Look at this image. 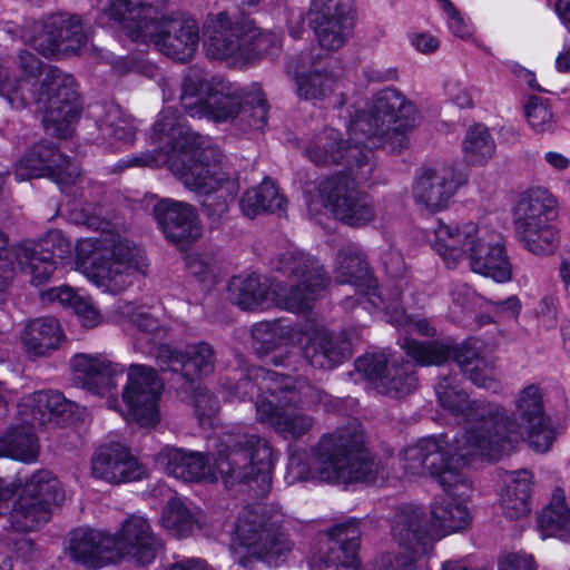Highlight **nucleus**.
Instances as JSON below:
<instances>
[{
  "instance_id": "obj_1",
  "label": "nucleus",
  "mask_w": 570,
  "mask_h": 570,
  "mask_svg": "<svg viewBox=\"0 0 570 570\" xmlns=\"http://www.w3.org/2000/svg\"><path fill=\"white\" fill-rule=\"evenodd\" d=\"M413 102L400 91L386 88L377 92L362 109H357L347 126L348 139L325 128L307 146L305 153L316 165L342 164L343 169L330 175L305 193L308 212L318 214L327 208L340 222L363 227L380 216V208L357 187L372 174L371 150L385 148L399 153L409 145V132L419 125Z\"/></svg>"
},
{
  "instance_id": "obj_2",
  "label": "nucleus",
  "mask_w": 570,
  "mask_h": 570,
  "mask_svg": "<svg viewBox=\"0 0 570 570\" xmlns=\"http://www.w3.org/2000/svg\"><path fill=\"white\" fill-rule=\"evenodd\" d=\"M151 139L161 153L144 154L134 165H166L187 189L207 197L204 207L208 216L219 218L227 213L239 185L223 169L220 153L209 137L196 135L176 110L167 107L153 127Z\"/></svg>"
},
{
  "instance_id": "obj_3",
  "label": "nucleus",
  "mask_w": 570,
  "mask_h": 570,
  "mask_svg": "<svg viewBox=\"0 0 570 570\" xmlns=\"http://www.w3.org/2000/svg\"><path fill=\"white\" fill-rule=\"evenodd\" d=\"M216 448L213 464L198 452L169 446L161 450L157 462L166 474L185 482L220 479L227 488L254 482L262 493L268 491L276 458L267 440L254 434L226 433Z\"/></svg>"
},
{
  "instance_id": "obj_4",
  "label": "nucleus",
  "mask_w": 570,
  "mask_h": 570,
  "mask_svg": "<svg viewBox=\"0 0 570 570\" xmlns=\"http://www.w3.org/2000/svg\"><path fill=\"white\" fill-rule=\"evenodd\" d=\"M513 404L514 419L498 403L490 402L475 407L476 425L460 440L470 453L495 461L523 439L535 452L549 451L556 432L544 410L541 387L537 384L523 386L517 393Z\"/></svg>"
},
{
  "instance_id": "obj_5",
  "label": "nucleus",
  "mask_w": 570,
  "mask_h": 570,
  "mask_svg": "<svg viewBox=\"0 0 570 570\" xmlns=\"http://www.w3.org/2000/svg\"><path fill=\"white\" fill-rule=\"evenodd\" d=\"M444 445L442 439H422L416 444L407 446L401 456L404 475L430 474L444 489L445 495L435 499L431 505L430 521L431 530L442 535L468 528L472 520L466 504L472 483L463 471L471 459L449 456Z\"/></svg>"
},
{
  "instance_id": "obj_6",
  "label": "nucleus",
  "mask_w": 570,
  "mask_h": 570,
  "mask_svg": "<svg viewBox=\"0 0 570 570\" xmlns=\"http://www.w3.org/2000/svg\"><path fill=\"white\" fill-rule=\"evenodd\" d=\"M277 269L286 278L266 286L259 276H237L228 286L232 302L243 309L269 308L301 313L309 308L317 294L328 284V277L309 255L289 249L281 255Z\"/></svg>"
},
{
  "instance_id": "obj_7",
  "label": "nucleus",
  "mask_w": 570,
  "mask_h": 570,
  "mask_svg": "<svg viewBox=\"0 0 570 570\" xmlns=\"http://www.w3.org/2000/svg\"><path fill=\"white\" fill-rule=\"evenodd\" d=\"M362 444L363 432L358 425L338 429L321 438L307 462L291 456L288 471L297 479L332 484L374 482L379 475L383 478V468L362 450Z\"/></svg>"
},
{
  "instance_id": "obj_8",
  "label": "nucleus",
  "mask_w": 570,
  "mask_h": 570,
  "mask_svg": "<svg viewBox=\"0 0 570 570\" xmlns=\"http://www.w3.org/2000/svg\"><path fill=\"white\" fill-rule=\"evenodd\" d=\"M255 387L263 392L255 402L256 420L259 423L268 425L289 441L301 439L313 429L314 417L295 406L302 397L309 396L312 386L273 371L255 368L250 377L242 379L237 383L230 396L244 399L253 394Z\"/></svg>"
},
{
  "instance_id": "obj_9",
  "label": "nucleus",
  "mask_w": 570,
  "mask_h": 570,
  "mask_svg": "<svg viewBox=\"0 0 570 570\" xmlns=\"http://www.w3.org/2000/svg\"><path fill=\"white\" fill-rule=\"evenodd\" d=\"M180 105L194 118L215 122L238 121L261 130L267 124V105L261 91L244 95L224 79L190 71L183 82Z\"/></svg>"
},
{
  "instance_id": "obj_10",
  "label": "nucleus",
  "mask_w": 570,
  "mask_h": 570,
  "mask_svg": "<svg viewBox=\"0 0 570 570\" xmlns=\"http://www.w3.org/2000/svg\"><path fill=\"white\" fill-rule=\"evenodd\" d=\"M428 242L449 269L469 261L474 273L495 282L511 278V265L501 236L474 222L444 223L439 219Z\"/></svg>"
},
{
  "instance_id": "obj_11",
  "label": "nucleus",
  "mask_w": 570,
  "mask_h": 570,
  "mask_svg": "<svg viewBox=\"0 0 570 570\" xmlns=\"http://www.w3.org/2000/svg\"><path fill=\"white\" fill-rule=\"evenodd\" d=\"M158 0H110L107 14L132 40L153 42L164 55L179 61L193 58L199 42L191 18H160L153 8Z\"/></svg>"
},
{
  "instance_id": "obj_12",
  "label": "nucleus",
  "mask_w": 570,
  "mask_h": 570,
  "mask_svg": "<svg viewBox=\"0 0 570 570\" xmlns=\"http://www.w3.org/2000/svg\"><path fill=\"white\" fill-rule=\"evenodd\" d=\"M76 266L100 292L119 294L128 289L137 274H145L148 261L142 249L115 234L80 239Z\"/></svg>"
},
{
  "instance_id": "obj_13",
  "label": "nucleus",
  "mask_w": 570,
  "mask_h": 570,
  "mask_svg": "<svg viewBox=\"0 0 570 570\" xmlns=\"http://www.w3.org/2000/svg\"><path fill=\"white\" fill-rule=\"evenodd\" d=\"M203 38L208 58L233 67H245L276 55L283 45L279 32L259 29L252 20L236 19L226 10L207 16Z\"/></svg>"
},
{
  "instance_id": "obj_14",
  "label": "nucleus",
  "mask_w": 570,
  "mask_h": 570,
  "mask_svg": "<svg viewBox=\"0 0 570 570\" xmlns=\"http://www.w3.org/2000/svg\"><path fill=\"white\" fill-rule=\"evenodd\" d=\"M63 500L60 481L48 470L35 472L19 487L0 479V517H4L6 528L13 532L38 531Z\"/></svg>"
},
{
  "instance_id": "obj_15",
  "label": "nucleus",
  "mask_w": 570,
  "mask_h": 570,
  "mask_svg": "<svg viewBox=\"0 0 570 570\" xmlns=\"http://www.w3.org/2000/svg\"><path fill=\"white\" fill-rule=\"evenodd\" d=\"M402 348L421 365H440L453 357L473 384L489 390L498 387L492 361L481 354L475 345L466 344L454 347L446 343L425 344L406 337L402 343Z\"/></svg>"
},
{
  "instance_id": "obj_16",
  "label": "nucleus",
  "mask_w": 570,
  "mask_h": 570,
  "mask_svg": "<svg viewBox=\"0 0 570 570\" xmlns=\"http://www.w3.org/2000/svg\"><path fill=\"white\" fill-rule=\"evenodd\" d=\"M234 560L247 568L252 558L277 567L286 560L292 543L283 533H272L246 519H240L234 531L232 543Z\"/></svg>"
},
{
  "instance_id": "obj_17",
  "label": "nucleus",
  "mask_w": 570,
  "mask_h": 570,
  "mask_svg": "<svg viewBox=\"0 0 570 570\" xmlns=\"http://www.w3.org/2000/svg\"><path fill=\"white\" fill-rule=\"evenodd\" d=\"M22 38L43 56L77 52L88 40L80 19L63 14L32 22L24 29Z\"/></svg>"
},
{
  "instance_id": "obj_18",
  "label": "nucleus",
  "mask_w": 570,
  "mask_h": 570,
  "mask_svg": "<svg viewBox=\"0 0 570 570\" xmlns=\"http://www.w3.org/2000/svg\"><path fill=\"white\" fill-rule=\"evenodd\" d=\"M161 390L163 385L155 370L139 364L130 365L122 389V402L126 405L124 419L142 426L155 425L159 421L158 402Z\"/></svg>"
},
{
  "instance_id": "obj_19",
  "label": "nucleus",
  "mask_w": 570,
  "mask_h": 570,
  "mask_svg": "<svg viewBox=\"0 0 570 570\" xmlns=\"http://www.w3.org/2000/svg\"><path fill=\"white\" fill-rule=\"evenodd\" d=\"M466 180L465 171L455 165L423 168L412 186L413 200L429 213L441 212Z\"/></svg>"
},
{
  "instance_id": "obj_20",
  "label": "nucleus",
  "mask_w": 570,
  "mask_h": 570,
  "mask_svg": "<svg viewBox=\"0 0 570 570\" xmlns=\"http://www.w3.org/2000/svg\"><path fill=\"white\" fill-rule=\"evenodd\" d=\"M18 181L49 177L65 190L79 177L78 168L51 146L37 145L23 155L14 165Z\"/></svg>"
},
{
  "instance_id": "obj_21",
  "label": "nucleus",
  "mask_w": 570,
  "mask_h": 570,
  "mask_svg": "<svg viewBox=\"0 0 570 570\" xmlns=\"http://www.w3.org/2000/svg\"><path fill=\"white\" fill-rule=\"evenodd\" d=\"M90 474L108 484L140 481L147 470L130 450L121 443L112 442L99 446L90 460Z\"/></svg>"
},
{
  "instance_id": "obj_22",
  "label": "nucleus",
  "mask_w": 570,
  "mask_h": 570,
  "mask_svg": "<svg viewBox=\"0 0 570 570\" xmlns=\"http://www.w3.org/2000/svg\"><path fill=\"white\" fill-rule=\"evenodd\" d=\"M357 372L371 381L380 393L395 397L410 393L416 385L411 364H397L384 353L366 354L355 362Z\"/></svg>"
},
{
  "instance_id": "obj_23",
  "label": "nucleus",
  "mask_w": 570,
  "mask_h": 570,
  "mask_svg": "<svg viewBox=\"0 0 570 570\" xmlns=\"http://www.w3.org/2000/svg\"><path fill=\"white\" fill-rule=\"evenodd\" d=\"M69 252L70 242L59 230H51L32 246H19L14 259L30 275L31 283L39 286L50 278L57 259H63Z\"/></svg>"
},
{
  "instance_id": "obj_24",
  "label": "nucleus",
  "mask_w": 570,
  "mask_h": 570,
  "mask_svg": "<svg viewBox=\"0 0 570 570\" xmlns=\"http://www.w3.org/2000/svg\"><path fill=\"white\" fill-rule=\"evenodd\" d=\"M111 547L114 563L127 558L147 564L155 559L160 543L149 521L140 514H131L112 535Z\"/></svg>"
},
{
  "instance_id": "obj_25",
  "label": "nucleus",
  "mask_w": 570,
  "mask_h": 570,
  "mask_svg": "<svg viewBox=\"0 0 570 570\" xmlns=\"http://www.w3.org/2000/svg\"><path fill=\"white\" fill-rule=\"evenodd\" d=\"M71 372L88 392L104 396L117 387L125 366L102 353H78L70 358Z\"/></svg>"
},
{
  "instance_id": "obj_26",
  "label": "nucleus",
  "mask_w": 570,
  "mask_h": 570,
  "mask_svg": "<svg viewBox=\"0 0 570 570\" xmlns=\"http://www.w3.org/2000/svg\"><path fill=\"white\" fill-rule=\"evenodd\" d=\"M75 404L60 392L40 390L27 394L18 403V420L30 428L60 424L72 413Z\"/></svg>"
},
{
  "instance_id": "obj_27",
  "label": "nucleus",
  "mask_w": 570,
  "mask_h": 570,
  "mask_svg": "<svg viewBox=\"0 0 570 570\" xmlns=\"http://www.w3.org/2000/svg\"><path fill=\"white\" fill-rule=\"evenodd\" d=\"M435 391L441 406L448 409L454 415H461L464 426L453 439L451 444H449L443 435L431 436L430 439L444 440V451H449V456H460L462 460L480 458V454L470 453L469 449L460 440L473 429V425H476V415H474L475 407L487 404L488 402H470L465 393L448 379L440 382Z\"/></svg>"
},
{
  "instance_id": "obj_28",
  "label": "nucleus",
  "mask_w": 570,
  "mask_h": 570,
  "mask_svg": "<svg viewBox=\"0 0 570 570\" xmlns=\"http://www.w3.org/2000/svg\"><path fill=\"white\" fill-rule=\"evenodd\" d=\"M156 357L163 371L181 372V376L186 380L207 375L214 371V351L206 343L187 345L184 350L160 345Z\"/></svg>"
},
{
  "instance_id": "obj_29",
  "label": "nucleus",
  "mask_w": 570,
  "mask_h": 570,
  "mask_svg": "<svg viewBox=\"0 0 570 570\" xmlns=\"http://www.w3.org/2000/svg\"><path fill=\"white\" fill-rule=\"evenodd\" d=\"M154 213L166 238L173 243L193 242L202 235L196 209L190 204L166 198L155 205Z\"/></svg>"
},
{
  "instance_id": "obj_30",
  "label": "nucleus",
  "mask_w": 570,
  "mask_h": 570,
  "mask_svg": "<svg viewBox=\"0 0 570 570\" xmlns=\"http://www.w3.org/2000/svg\"><path fill=\"white\" fill-rule=\"evenodd\" d=\"M358 538L360 531L355 524L334 528L325 554L313 558L311 570H358Z\"/></svg>"
},
{
  "instance_id": "obj_31",
  "label": "nucleus",
  "mask_w": 570,
  "mask_h": 570,
  "mask_svg": "<svg viewBox=\"0 0 570 570\" xmlns=\"http://www.w3.org/2000/svg\"><path fill=\"white\" fill-rule=\"evenodd\" d=\"M334 278L340 284H352L356 288H366L368 302L380 308L379 297H384L383 293H376L375 281L372 278L362 250L355 245H346L336 255L333 266Z\"/></svg>"
},
{
  "instance_id": "obj_32",
  "label": "nucleus",
  "mask_w": 570,
  "mask_h": 570,
  "mask_svg": "<svg viewBox=\"0 0 570 570\" xmlns=\"http://www.w3.org/2000/svg\"><path fill=\"white\" fill-rule=\"evenodd\" d=\"M112 535L94 529H76L70 532L67 547L70 558L89 568L114 563Z\"/></svg>"
},
{
  "instance_id": "obj_33",
  "label": "nucleus",
  "mask_w": 570,
  "mask_h": 570,
  "mask_svg": "<svg viewBox=\"0 0 570 570\" xmlns=\"http://www.w3.org/2000/svg\"><path fill=\"white\" fill-rule=\"evenodd\" d=\"M305 358L320 368H331L340 364L350 353L346 342L334 340L323 327L308 326L301 335Z\"/></svg>"
},
{
  "instance_id": "obj_34",
  "label": "nucleus",
  "mask_w": 570,
  "mask_h": 570,
  "mask_svg": "<svg viewBox=\"0 0 570 570\" xmlns=\"http://www.w3.org/2000/svg\"><path fill=\"white\" fill-rule=\"evenodd\" d=\"M66 336L59 321L42 316L26 323L20 334L23 351L31 357H47L58 351Z\"/></svg>"
},
{
  "instance_id": "obj_35",
  "label": "nucleus",
  "mask_w": 570,
  "mask_h": 570,
  "mask_svg": "<svg viewBox=\"0 0 570 570\" xmlns=\"http://www.w3.org/2000/svg\"><path fill=\"white\" fill-rule=\"evenodd\" d=\"M409 282L404 278H397L386 287L384 297H379L380 306L385 309L389 315V322L395 326H404L413 328L420 335L433 336L435 328L423 318L414 320L405 314L403 305H414L417 301L409 291Z\"/></svg>"
},
{
  "instance_id": "obj_36",
  "label": "nucleus",
  "mask_w": 570,
  "mask_h": 570,
  "mask_svg": "<svg viewBox=\"0 0 570 570\" xmlns=\"http://www.w3.org/2000/svg\"><path fill=\"white\" fill-rule=\"evenodd\" d=\"M558 214L557 198L544 187H532L520 194L514 207V225L552 224Z\"/></svg>"
},
{
  "instance_id": "obj_37",
  "label": "nucleus",
  "mask_w": 570,
  "mask_h": 570,
  "mask_svg": "<svg viewBox=\"0 0 570 570\" xmlns=\"http://www.w3.org/2000/svg\"><path fill=\"white\" fill-rule=\"evenodd\" d=\"M309 22L320 46L326 50L340 49L353 30L352 13H309Z\"/></svg>"
},
{
  "instance_id": "obj_38",
  "label": "nucleus",
  "mask_w": 570,
  "mask_h": 570,
  "mask_svg": "<svg viewBox=\"0 0 570 570\" xmlns=\"http://www.w3.org/2000/svg\"><path fill=\"white\" fill-rule=\"evenodd\" d=\"M505 488L501 493V508L510 519L527 515L530 508V493L533 485L532 474L527 470L505 473Z\"/></svg>"
},
{
  "instance_id": "obj_39",
  "label": "nucleus",
  "mask_w": 570,
  "mask_h": 570,
  "mask_svg": "<svg viewBox=\"0 0 570 570\" xmlns=\"http://www.w3.org/2000/svg\"><path fill=\"white\" fill-rule=\"evenodd\" d=\"M41 297L45 302H58L62 306L71 308L82 327L94 328L104 321L90 297L69 286L52 287L42 293Z\"/></svg>"
},
{
  "instance_id": "obj_40",
  "label": "nucleus",
  "mask_w": 570,
  "mask_h": 570,
  "mask_svg": "<svg viewBox=\"0 0 570 570\" xmlns=\"http://www.w3.org/2000/svg\"><path fill=\"white\" fill-rule=\"evenodd\" d=\"M30 428L21 422L0 435V458H9L24 463L35 462L39 454V445Z\"/></svg>"
},
{
  "instance_id": "obj_41",
  "label": "nucleus",
  "mask_w": 570,
  "mask_h": 570,
  "mask_svg": "<svg viewBox=\"0 0 570 570\" xmlns=\"http://www.w3.org/2000/svg\"><path fill=\"white\" fill-rule=\"evenodd\" d=\"M538 527L542 537H554L564 541L570 539V511L562 490L553 492L550 504L539 514Z\"/></svg>"
},
{
  "instance_id": "obj_42",
  "label": "nucleus",
  "mask_w": 570,
  "mask_h": 570,
  "mask_svg": "<svg viewBox=\"0 0 570 570\" xmlns=\"http://www.w3.org/2000/svg\"><path fill=\"white\" fill-rule=\"evenodd\" d=\"M240 210L248 218H255L264 212L275 213L284 209V198L275 184L266 178L257 187L244 193L239 202Z\"/></svg>"
},
{
  "instance_id": "obj_43",
  "label": "nucleus",
  "mask_w": 570,
  "mask_h": 570,
  "mask_svg": "<svg viewBox=\"0 0 570 570\" xmlns=\"http://www.w3.org/2000/svg\"><path fill=\"white\" fill-rule=\"evenodd\" d=\"M462 155L470 166H484L495 154L497 145L489 129L481 124L468 128L462 140Z\"/></svg>"
},
{
  "instance_id": "obj_44",
  "label": "nucleus",
  "mask_w": 570,
  "mask_h": 570,
  "mask_svg": "<svg viewBox=\"0 0 570 570\" xmlns=\"http://www.w3.org/2000/svg\"><path fill=\"white\" fill-rule=\"evenodd\" d=\"M111 317L115 323L121 326L131 325L148 334L157 333L163 328L155 311L130 302L115 304Z\"/></svg>"
},
{
  "instance_id": "obj_45",
  "label": "nucleus",
  "mask_w": 570,
  "mask_h": 570,
  "mask_svg": "<svg viewBox=\"0 0 570 570\" xmlns=\"http://www.w3.org/2000/svg\"><path fill=\"white\" fill-rule=\"evenodd\" d=\"M518 238L524 249L537 256H547L558 247V230L552 224L515 227Z\"/></svg>"
},
{
  "instance_id": "obj_46",
  "label": "nucleus",
  "mask_w": 570,
  "mask_h": 570,
  "mask_svg": "<svg viewBox=\"0 0 570 570\" xmlns=\"http://www.w3.org/2000/svg\"><path fill=\"white\" fill-rule=\"evenodd\" d=\"M99 130L114 149H121L134 140L136 127L129 116L115 107L107 112Z\"/></svg>"
},
{
  "instance_id": "obj_47",
  "label": "nucleus",
  "mask_w": 570,
  "mask_h": 570,
  "mask_svg": "<svg viewBox=\"0 0 570 570\" xmlns=\"http://www.w3.org/2000/svg\"><path fill=\"white\" fill-rule=\"evenodd\" d=\"M161 525L173 535H189L196 528V519L180 498H171L164 508Z\"/></svg>"
},
{
  "instance_id": "obj_48",
  "label": "nucleus",
  "mask_w": 570,
  "mask_h": 570,
  "mask_svg": "<svg viewBox=\"0 0 570 570\" xmlns=\"http://www.w3.org/2000/svg\"><path fill=\"white\" fill-rule=\"evenodd\" d=\"M336 80L327 73L313 71L296 76V92L299 98L317 100L333 92Z\"/></svg>"
},
{
  "instance_id": "obj_49",
  "label": "nucleus",
  "mask_w": 570,
  "mask_h": 570,
  "mask_svg": "<svg viewBox=\"0 0 570 570\" xmlns=\"http://www.w3.org/2000/svg\"><path fill=\"white\" fill-rule=\"evenodd\" d=\"M524 114L529 126L534 131L543 132L553 127V114L547 99L530 96L524 105Z\"/></svg>"
},
{
  "instance_id": "obj_50",
  "label": "nucleus",
  "mask_w": 570,
  "mask_h": 570,
  "mask_svg": "<svg viewBox=\"0 0 570 570\" xmlns=\"http://www.w3.org/2000/svg\"><path fill=\"white\" fill-rule=\"evenodd\" d=\"M289 334V328L279 322H258L253 326L252 336L261 344V350H269L282 345Z\"/></svg>"
},
{
  "instance_id": "obj_51",
  "label": "nucleus",
  "mask_w": 570,
  "mask_h": 570,
  "mask_svg": "<svg viewBox=\"0 0 570 570\" xmlns=\"http://www.w3.org/2000/svg\"><path fill=\"white\" fill-rule=\"evenodd\" d=\"M450 297L449 313L455 322H460L464 313L471 312L478 301L474 291L469 285L462 283L452 285Z\"/></svg>"
},
{
  "instance_id": "obj_52",
  "label": "nucleus",
  "mask_w": 570,
  "mask_h": 570,
  "mask_svg": "<svg viewBox=\"0 0 570 570\" xmlns=\"http://www.w3.org/2000/svg\"><path fill=\"white\" fill-rule=\"evenodd\" d=\"M17 248L7 247V238L0 230V293L7 287L14 274L13 259Z\"/></svg>"
},
{
  "instance_id": "obj_53",
  "label": "nucleus",
  "mask_w": 570,
  "mask_h": 570,
  "mask_svg": "<svg viewBox=\"0 0 570 570\" xmlns=\"http://www.w3.org/2000/svg\"><path fill=\"white\" fill-rule=\"evenodd\" d=\"M473 88H468L459 80H448L444 83V95L446 98L460 108H472L474 105Z\"/></svg>"
},
{
  "instance_id": "obj_54",
  "label": "nucleus",
  "mask_w": 570,
  "mask_h": 570,
  "mask_svg": "<svg viewBox=\"0 0 570 570\" xmlns=\"http://www.w3.org/2000/svg\"><path fill=\"white\" fill-rule=\"evenodd\" d=\"M443 12L446 17L448 28L453 36L462 40H469L472 37V24L460 13L454 4H452L449 9L443 10Z\"/></svg>"
},
{
  "instance_id": "obj_55",
  "label": "nucleus",
  "mask_w": 570,
  "mask_h": 570,
  "mask_svg": "<svg viewBox=\"0 0 570 570\" xmlns=\"http://www.w3.org/2000/svg\"><path fill=\"white\" fill-rule=\"evenodd\" d=\"M411 47L422 55L435 53L441 45L440 39L429 31H414L407 35Z\"/></svg>"
},
{
  "instance_id": "obj_56",
  "label": "nucleus",
  "mask_w": 570,
  "mask_h": 570,
  "mask_svg": "<svg viewBox=\"0 0 570 570\" xmlns=\"http://www.w3.org/2000/svg\"><path fill=\"white\" fill-rule=\"evenodd\" d=\"M499 570H537V567L531 554L510 552L500 558Z\"/></svg>"
},
{
  "instance_id": "obj_57",
  "label": "nucleus",
  "mask_w": 570,
  "mask_h": 570,
  "mask_svg": "<svg viewBox=\"0 0 570 570\" xmlns=\"http://www.w3.org/2000/svg\"><path fill=\"white\" fill-rule=\"evenodd\" d=\"M353 0H311L308 13H352Z\"/></svg>"
},
{
  "instance_id": "obj_58",
  "label": "nucleus",
  "mask_w": 570,
  "mask_h": 570,
  "mask_svg": "<svg viewBox=\"0 0 570 570\" xmlns=\"http://www.w3.org/2000/svg\"><path fill=\"white\" fill-rule=\"evenodd\" d=\"M490 309L502 317H517L521 311V303L517 296H510L504 301L489 302Z\"/></svg>"
},
{
  "instance_id": "obj_59",
  "label": "nucleus",
  "mask_w": 570,
  "mask_h": 570,
  "mask_svg": "<svg viewBox=\"0 0 570 570\" xmlns=\"http://www.w3.org/2000/svg\"><path fill=\"white\" fill-rule=\"evenodd\" d=\"M194 403L200 420L210 416L217 409V401L208 391H199L195 395Z\"/></svg>"
},
{
  "instance_id": "obj_60",
  "label": "nucleus",
  "mask_w": 570,
  "mask_h": 570,
  "mask_svg": "<svg viewBox=\"0 0 570 570\" xmlns=\"http://www.w3.org/2000/svg\"><path fill=\"white\" fill-rule=\"evenodd\" d=\"M288 32L294 39L302 37L304 32L303 12L298 8H286Z\"/></svg>"
},
{
  "instance_id": "obj_61",
  "label": "nucleus",
  "mask_w": 570,
  "mask_h": 570,
  "mask_svg": "<svg viewBox=\"0 0 570 570\" xmlns=\"http://www.w3.org/2000/svg\"><path fill=\"white\" fill-rule=\"evenodd\" d=\"M509 69L517 78H519L521 81H523L530 89L537 90V91L542 90L535 79V75L532 71L522 67L518 62H511L509 65Z\"/></svg>"
},
{
  "instance_id": "obj_62",
  "label": "nucleus",
  "mask_w": 570,
  "mask_h": 570,
  "mask_svg": "<svg viewBox=\"0 0 570 570\" xmlns=\"http://www.w3.org/2000/svg\"><path fill=\"white\" fill-rule=\"evenodd\" d=\"M556 69L561 73L570 72V31L563 39L562 50L556 57Z\"/></svg>"
},
{
  "instance_id": "obj_63",
  "label": "nucleus",
  "mask_w": 570,
  "mask_h": 570,
  "mask_svg": "<svg viewBox=\"0 0 570 570\" xmlns=\"http://www.w3.org/2000/svg\"><path fill=\"white\" fill-rule=\"evenodd\" d=\"M364 73L367 80L376 82L392 81L397 78V70L394 68L379 69L371 67Z\"/></svg>"
},
{
  "instance_id": "obj_64",
  "label": "nucleus",
  "mask_w": 570,
  "mask_h": 570,
  "mask_svg": "<svg viewBox=\"0 0 570 570\" xmlns=\"http://www.w3.org/2000/svg\"><path fill=\"white\" fill-rule=\"evenodd\" d=\"M169 570H214L202 559H184L170 566Z\"/></svg>"
}]
</instances>
